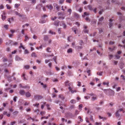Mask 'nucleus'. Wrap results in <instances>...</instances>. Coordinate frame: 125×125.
Here are the masks:
<instances>
[{
  "mask_svg": "<svg viewBox=\"0 0 125 125\" xmlns=\"http://www.w3.org/2000/svg\"><path fill=\"white\" fill-rule=\"evenodd\" d=\"M115 56L117 59H119L120 57L119 55L117 54L115 55Z\"/></svg>",
  "mask_w": 125,
  "mask_h": 125,
  "instance_id": "2f4dec72",
  "label": "nucleus"
},
{
  "mask_svg": "<svg viewBox=\"0 0 125 125\" xmlns=\"http://www.w3.org/2000/svg\"><path fill=\"white\" fill-rule=\"evenodd\" d=\"M19 112L18 111H15L13 113V115H16Z\"/></svg>",
  "mask_w": 125,
  "mask_h": 125,
  "instance_id": "c03bdc74",
  "label": "nucleus"
},
{
  "mask_svg": "<svg viewBox=\"0 0 125 125\" xmlns=\"http://www.w3.org/2000/svg\"><path fill=\"white\" fill-rule=\"evenodd\" d=\"M22 59H21L20 57H19L18 56H16L15 57V60H16L17 61H19L20 60H21Z\"/></svg>",
  "mask_w": 125,
  "mask_h": 125,
  "instance_id": "f3484780",
  "label": "nucleus"
},
{
  "mask_svg": "<svg viewBox=\"0 0 125 125\" xmlns=\"http://www.w3.org/2000/svg\"><path fill=\"white\" fill-rule=\"evenodd\" d=\"M104 17H102L101 18L99 19V22L98 23V24L101 23L102 21L104 19Z\"/></svg>",
  "mask_w": 125,
  "mask_h": 125,
  "instance_id": "9b49d317",
  "label": "nucleus"
},
{
  "mask_svg": "<svg viewBox=\"0 0 125 125\" xmlns=\"http://www.w3.org/2000/svg\"><path fill=\"white\" fill-rule=\"evenodd\" d=\"M102 89L103 90L104 92L106 94H107V92H109L110 91V89Z\"/></svg>",
  "mask_w": 125,
  "mask_h": 125,
  "instance_id": "f8f14e48",
  "label": "nucleus"
},
{
  "mask_svg": "<svg viewBox=\"0 0 125 125\" xmlns=\"http://www.w3.org/2000/svg\"><path fill=\"white\" fill-rule=\"evenodd\" d=\"M65 116L67 117L68 116L71 117H73V116L72 114L71 113H66L65 114Z\"/></svg>",
  "mask_w": 125,
  "mask_h": 125,
  "instance_id": "1a4fd4ad",
  "label": "nucleus"
},
{
  "mask_svg": "<svg viewBox=\"0 0 125 125\" xmlns=\"http://www.w3.org/2000/svg\"><path fill=\"white\" fill-rule=\"evenodd\" d=\"M72 30L74 32L75 34H76V31L77 30V28H76L73 27L72 28Z\"/></svg>",
  "mask_w": 125,
  "mask_h": 125,
  "instance_id": "aec40b11",
  "label": "nucleus"
},
{
  "mask_svg": "<svg viewBox=\"0 0 125 125\" xmlns=\"http://www.w3.org/2000/svg\"><path fill=\"white\" fill-rule=\"evenodd\" d=\"M90 70H88L87 71V73H88V76L90 75Z\"/></svg>",
  "mask_w": 125,
  "mask_h": 125,
  "instance_id": "3c124183",
  "label": "nucleus"
},
{
  "mask_svg": "<svg viewBox=\"0 0 125 125\" xmlns=\"http://www.w3.org/2000/svg\"><path fill=\"white\" fill-rule=\"evenodd\" d=\"M60 8V6H59L58 5L56 6V9L58 11L59 10V9Z\"/></svg>",
  "mask_w": 125,
  "mask_h": 125,
  "instance_id": "e433bc0d",
  "label": "nucleus"
},
{
  "mask_svg": "<svg viewBox=\"0 0 125 125\" xmlns=\"http://www.w3.org/2000/svg\"><path fill=\"white\" fill-rule=\"evenodd\" d=\"M34 113L37 112V114H38V113L39 112V111L38 109H36L35 110H34Z\"/></svg>",
  "mask_w": 125,
  "mask_h": 125,
  "instance_id": "0e129e2a",
  "label": "nucleus"
},
{
  "mask_svg": "<svg viewBox=\"0 0 125 125\" xmlns=\"http://www.w3.org/2000/svg\"><path fill=\"white\" fill-rule=\"evenodd\" d=\"M46 21L45 20H41L40 21V22L42 23H45Z\"/></svg>",
  "mask_w": 125,
  "mask_h": 125,
  "instance_id": "473e14b6",
  "label": "nucleus"
},
{
  "mask_svg": "<svg viewBox=\"0 0 125 125\" xmlns=\"http://www.w3.org/2000/svg\"><path fill=\"white\" fill-rule=\"evenodd\" d=\"M88 7L89 10H93V8L91 5H88Z\"/></svg>",
  "mask_w": 125,
  "mask_h": 125,
  "instance_id": "b1692460",
  "label": "nucleus"
},
{
  "mask_svg": "<svg viewBox=\"0 0 125 125\" xmlns=\"http://www.w3.org/2000/svg\"><path fill=\"white\" fill-rule=\"evenodd\" d=\"M59 98H61L62 99V100H63L64 99V97H63L62 96L61 97V95H59Z\"/></svg>",
  "mask_w": 125,
  "mask_h": 125,
  "instance_id": "13d9d810",
  "label": "nucleus"
},
{
  "mask_svg": "<svg viewBox=\"0 0 125 125\" xmlns=\"http://www.w3.org/2000/svg\"><path fill=\"white\" fill-rule=\"evenodd\" d=\"M21 17H22V19L24 20L26 19V16L23 14L21 16Z\"/></svg>",
  "mask_w": 125,
  "mask_h": 125,
  "instance_id": "bb28decb",
  "label": "nucleus"
},
{
  "mask_svg": "<svg viewBox=\"0 0 125 125\" xmlns=\"http://www.w3.org/2000/svg\"><path fill=\"white\" fill-rule=\"evenodd\" d=\"M7 78L8 81L9 82H10L11 81V77L10 76H8L7 77Z\"/></svg>",
  "mask_w": 125,
  "mask_h": 125,
  "instance_id": "c85d7f7f",
  "label": "nucleus"
},
{
  "mask_svg": "<svg viewBox=\"0 0 125 125\" xmlns=\"http://www.w3.org/2000/svg\"><path fill=\"white\" fill-rule=\"evenodd\" d=\"M49 33L52 34H55V32H53V31H49Z\"/></svg>",
  "mask_w": 125,
  "mask_h": 125,
  "instance_id": "de8ad7c7",
  "label": "nucleus"
},
{
  "mask_svg": "<svg viewBox=\"0 0 125 125\" xmlns=\"http://www.w3.org/2000/svg\"><path fill=\"white\" fill-rule=\"evenodd\" d=\"M25 39L24 40V41H26L27 40L29 39L28 37L27 36H25Z\"/></svg>",
  "mask_w": 125,
  "mask_h": 125,
  "instance_id": "09e8293b",
  "label": "nucleus"
},
{
  "mask_svg": "<svg viewBox=\"0 0 125 125\" xmlns=\"http://www.w3.org/2000/svg\"><path fill=\"white\" fill-rule=\"evenodd\" d=\"M115 46H114L113 48H111L110 47H109V50H110L111 51H112L113 50H114V49H115Z\"/></svg>",
  "mask_w": 125,
  "mask_h": 125,
  "instance_id": "a18cd8bd",
  "label": "nucleus"
},
{
  "mask_svg": "<svg viewBox=\"0 0 125 125\" xmlns=\"http://www.w3.org/2000/svg\"><path fill=\"white\" fill-rule=\"evenodd\" d=\"M124 64L122 62H120L119 64V67L121 69L124 68Z\"/></svg>",
  "mask_w": 125,
  "mask_h": 125,
  "instance_id": "20e7f679",
  "label": "nucleus"
},
{
  "mask_svg": "<svg viewBox=\"0 0 125 125\" xmlns=\"http://www.w3.org/2000/svg\"><path fill=\"white\" fill-rule=\"evenodd\" d=\"M59 22L58 20L55 21L54 22L53 24L56 26H58L59 25Z\"/></svg>",
  "mask_w": 125,
  "mask_h": 125,
  "instance_id": "6e6552de",
  "label": "nucleus"
},
{
  "mask_svg": "<svg viewBox=\"0 0 125 125\" xmlns=\"http://www.w3.org/2000/svg\"><path fill=\"white\" fill-rule=\"evenodd\" d=\"M43 5L42 4H39L37 6H36V8L37 9H38L39 10H41V8L42 7H43Z\"/></svg>",
  "mask_w": 125,
  "mask_h": 125,
  "instance_id": "f03ea898",
  "label": "nucleus"
},
{
  "mask_svg": "<svg viewBox=\"0 0 125 125\" xmlns=\"http://www.w3.org/2000/svg\"><path fill=\"white\" fill-rule=\"evenodd\" d=\"M50 49V48L49 47H48L47 48L46 51L48 52H51V51H49Z\"/></svg>",
  "mask_w": 125,
  "mask_h": 125,
  "instance_id": "a19ab883",
  "label": "nucleus"
},
{
  "mask_svg": "<svg viewBox=\"0 0 125 125\" xmlns=\"http://www.w3.org/2000/svg\"><path fill=\"white\" fill-rule=\"evenodd\" d=\"M115 116L117 117H119L120 116V114L119 113L118 111H117L115 114Z\"/></svg>",
  "mask_w": 125,
  "mask_h": 125,
  "instance_id": "ddd939ff",
  "label": "nucleus"
},
{
  "mask_svg": "<svg viewBox=\"0 0 125 125\" xmlns=\"http://www.w3.org/2000/svg\"><path fill=\"white\" fill-rule=\"evenodd\" d=\"M70 102L72 104H75L76 103V102L75 100L73 99L71 100Z\"/></svg>",
  "mask_w": 125,
  "mask_h": 125,
  "instance_id": "cd10ccee",
  "label": "nucleus"
},
{
  "mask_svg": "<svg viewBox=\"0 0 125 125\" xmlns=\"http://www.w3.org/2000/svg\"><path fill=\"white\" fill-rule=\"evenodd\" d=\"M61 28H59L58 29V33L59 34H60L61 33Z\"/></svg>",
  "mask_w": 125,
  "mask_h": 125,
  "instance_id": "5fc2aeb1",
  "label": "nucleus"
},
{
  "mask_svg": "<svg viewBox=\"0 0 125 125\" xmlns=\"http://www.w3.org/2000/svg\"><path fill=\"white\" fill-rule=\"evenodd\" d=\"M83 43V42L82 40H81L79 42V44L81 46L82 45V44Z\"/></svg>",
  "mask_w": 125,
  "mask_h": 125,
  "instance_id": "58836bf2",
  "label": "nucleus"
},
{
  "mask_svg": "<svg viewBox=\"0 0 125 125\" xmlns=\"http://www.w3.org/2000/svg\"><path fill=\"white\" fill-rule=\"evenodd\" d=\"M47 75H51L53 74V72H51V71H50L49 72L47 73Z\"/></svg>",
  "mask_w": 125,
  "mask_h": 125,
  "instance_id": "393cba45",
  "label": "nucleus"
},
{
  "mask_svg": "<svg viewBox=\"0 0 125 125\" xmlns=\"http://www.w3.org/2000/svg\"><path fill=\"white\" fill-rule=\"evenodd\" d=\"M9 25H5L4 26V27L6 30H8V29Z\"/></svg>",
  "mask_w": 125,
  "mask_h": 125,
  "instance_id": "f704fd0d",
  "label": "nucleus"
},
{
  "mask_svg": "<svg viewBox=\"0 0 125 125\" xmlns=\"http://www.w3.org/2000/svg\"><path fill=\"white\" fill-rule=\"evenodd\" d=\"M42 97L40 95H36L34 96L35 99L37 100H38L42 98Z\"/></svg>",
  "mask_w": 125,
  "mask_h": 125,
  "instance_id": "f257e3e1",
  "label": "nucleus"
},
{
  "mask_svg": "<svg viewBox=\"0 0 125 125\" xmlns=\"http://www.w3.org/2000/svg\"><path fill=\"white\" fill-rule=\"evenodd\" d=\"M83 31L85 33H88L89 32V31L87 29H84Z\"/></svg>",
  "mask_w": 125,
  "mask_h": 125,
  "instance_id": "a878e982",
  "label": "nucleus"
},
{
  "mask_svg": "<svg viewBox=\"0 0 125 125\" xmlns=\"http://www.w3.org/2000/svg\"><path fill=\"white\" fill-rule=\"evenodd\" d=\"M83 47L82 46H76L75 48L77 50H80L82 49Z\"/></svg>",
  "mask_w": 125,
  "mask_h": 125,
  "instance_id": "0eeeda50",
  "label": "nucleus"
},
{
  "mask_svg": "<svg viewBox=\"0 0 125 125\" xmlns=\"http://www.w3.org/2000/svg\"><path fill=\"white\" fill-rule=\"evenodd\" d=\"M109 83V82H107V83L104 82L103 83V84L104 85H107V86H108V84Z\"/></svg>",
  "mask_w": 125,
  "mask_h": 125,
  "instance_id": "c756f323",
  "label": "nucleus"
},
{
  "mask_svg": "<svg viewBox=\"0 0 125 125\" xmlns=\"http://www.w3.org/2000/svg\"><path fill=\"white\" fill-rule=\"evenodd\" d=\"M85 59L86 60H88L87 57H85L84 58H82V60H83Z\"/></svg>",
  "mask_w": 125,
  "mask_h": 125,
  "instance_id": "69168bd1",
  "label": "nucleus"
},
{
  "mask_svg": "<svg viewBox=\"0 0 125 125\" xmlns=\"http://www.w3.org/2000/svg\"><path fill=\"white\" fill-rule=\"evenodd\" d=\"M24 53L25 54H26L28 53L29 52L27 49H25V50Z\"/></svg>",
  "mask_w": 125,
  "mask_h": 125,
  "instance_id": "49530a36",
  "label": "nucleus"
},
{
  "mask_svg": "<svg viewBox=\"0 0 125 125\" xmlns=\"http://www.w3.org/2000/svg\"><path fill=\"white\" fill-rule=\"evenodd\" d=\"M108 56H109V59L110 60L111 59L113 56V55L112 54H109Z\"/></svg>",
  "mask_w": 125,
  "mask_h": 125,
  "instance_id": "ea45409f",
  "label": "nucleus"
},
{
  "mask_svg": "<svg viewBox=\"0 0 125 125\" xmlns=\"http://www.w3.org/2000/svg\"><path fill=\"white\" fill-rule=\"evenodd\" d=\"M46 7H47L48 9H50V10H52L53 9V6L51 4L47 5Z\"/></svg>",
  "mask_w": 125,
  "mask_h": 125,
  "instance_id": "7ed1b4c3",
  "label": "nucleus"
},
{
  "mask_svg": "<svg viewBox=\"0 0 125 125\" xmlns=\"http://www.w3.org/2000/svg\"><path fill=\"white\" fill-rule=\"evenodd\" d=\"M52 80L53 82H57L58 81V80L57 79H52Z\"/></svg>",
  "mask_w": 125,
  "mask_h": 125,
  "instance_id": "6e6d98bb",
  "label": "nucleus"
},
{
  "mask_svg": "<svg viewBox=\"0 0 125 125\" xmlns=\"http://www.w3.org/2000/svg\"><path fill=\"white\" fill-rule=\"evenodd\" d=\"M111 2L113 3H115V4H117L118 5H121L122 4L121 3H119L118 1L117 2L116 0H112Z\"/></svg>",
  "mask_w": 125,
  "mask_h": 125,
  "instance_id": "39448f33",
  "label": "nucleus"
},
{
  "mask_svg": "<svg viewBox=\"0 0 125 125\" xmlns=\"http://www.w3.org/2000/svg\"><path fill=\"white\" fill-rule=\"evenodd\" d=\"M20 5V4H16L15 5V7L18 8Z\"/></svg>",
  "mask_w": 125,
  "mask_h": 125,
  "instance_id": "37998d69",
  "label": "nucleus"
},
{
  "mask_svg": "<svg viewBox=\"0 0 125 125\" xmlns=\"http://www.w3.org/2000/svg\"><path fill=\"white\" fill-rule=\"evenodd\" d=\"M68 83L69 81L68 80L66 82H65V85L66 86H67L68 85V84L69 83Z\"/></svg>",
  "mask_w": 125,
  "mask_h": 125,
  "instance_id": "603ef678",
  "label": "nucleus"
},
{
  "mask_svg": "<svg viewBox=\"0 0 125 125\" xmlns=\"http://www.w3.org/2000/svg\"><path fill=\"white\" fill-rule=\"evenodd\" d=\"M64 0H60L59 2L60 4H62V3Z\"/></svg>",
  "mask_w": 125,
  "mask_h": 125,
  "instance_id": "864d4df0",
  "label": "nucleus"
},
{
  "mask_svg": "<svg viewBox=\"0 0 125 125\" xmlns=\"http://www.w3.org/2000/svg\"><path fill=\"white\" fill-rule=\"evenodd\" d=\"M17 96H15L13 98V100L14 102H16V99L17 98Z\"/></svg>",
  "mask_w": 125,
  "mask_h": 125,
  "instance_id": "4d7b16f0",
  "label": "nucleus"
},
{
  "mask_svg": "<svg viewBox=\"0 0 125 125\" xmlns=\"http://www.w3.org/2000/svg\"><path fill=\"white\" fill-rule=\"evenodd\" d=\"M79 114V112L77 110H76L75 111V114L76 115L78 114Z\"/></svg>",
  "mask_w": 125,
  "mask_h": 125,
  "instance_id": "e2e57ef3",
  "label": "nucleus"
},
{
  "mask_svg": "<svg viewBox=\"0 0 125 125\" xmlns=\"http://www.w3.org/2000/svg\"><path fill=\"white\" fill-rule=\"evenodd\" d=\"M113 21V20L112 19H110L109 20L110 22L109 23V26L110 28H111L113 26V24L112 23V22Z\"/></svg>",
  "mask_w": 125,
  "mask_h": 125,
  "instance_id": "423d86ee",
  "label": "nucleus"
},
{
  "mask_svg": "<svg viewBox=\"0 0 125 125\" xmlns=\"http://www.w3.org/2000/svg\"><path fill=\"white\" fill-rule=\"evenodd\" d=\"M102 72H98L97 73V74L99 75L100 76H101L102 75Z\"/></svg>",
  "mask_w": 125,
  "mask_h": 125,
  "instance_id": "72a5a7b5",
  "label": "nucleus"
},
{
  "mask_svg": "<svg viewBox=\"0 0 125 125\" xmlns=\"http://www.w3.org/2000/svg\"><path fill=\"white\" fill-rule=\"evenodd\" d=\"M48 39V36L47 35H44L43 36V40L45 41H47Z\"/></svg>",
  "mask_w": 125,
  "mask_h": 125,
  "instance_id": "2eb2a0df",
  "label": "nucleus"
},
{
  "mask_svg": "<svg viewBox=\"0 0 125 125\" xmlns=\"http://www.w3.org/2000/svg\"><path fill=\"white\" fill-rule=\"evenodd\" d=\"M99 32L100 33H102V32H103V30L101 28L99 29Z\"/></svg>",
  "mask_w": 125,
  "mask_h": 125,
  "instance_id": "052dcab7",
  "label": "nucleus"
},
{
  "mask_svg": "<svg viewBox=\"0 0 125 125\" xmlns=\"http://www.w3.org/2000/svg\"><path fill=\"white\" fill-rule=\"evenodd\" d=\"M53 59L54 61L55 62L56 64H57V62H56V57H54L53 58Z\"/></svg>",
  "mask_w": 125,
  "mask_h": 125,
  "instance_id": "4c0bfd02",
  "label": "nucleus"
},
{
  "mask_svg": "<svg viewBox=\"0 0 125 125\" xmlns=\"http://www.w3.org/2000/svg\"><path fill=\"white\" fill-rule=\"evenodd\" d=\"M62 25L63 26V28L64 29H65L66 27V25L63 22H62V24H60V26H62Z\"/></svg>",
  "mask_w": 125,
  "mask_h": 125,
  "instance_id": "dca6fc26",
  "label": "nucleus"
},
{
  "mask_svg": "<svg viewBox=\"0 0 125 125\" xmlns=\"http://www.w3.org/2000/svg\"><path fill=\"white\" fill-rule=\"evenodd\" d=\"M72 0H66V2H67L69 3H71Z\"/></svg>",
  "mask_w": 125,
  "mask_h": 125,
  "instance_id": "774afa93",
  "label": "nucleus"
},
{
  "mask_svg": "<svg viewBox=\"0 0 125 125\" xmlns=\"http://www.w3.org/2000/svg\"><path fill=\"white\" fill-rule=\"evenodd\" d=\"M121 77H122L123 79V80H125V77L123 75H121Z\"/></svg>",
  "mask_w": 125,
  "mask_h": 125,
  "instance_id": "680f3d73",
  "label": "nucleus"
},
{
  "mask_svg": "<svg viewBox=\"0 0 125 125\" xmlns=\"http://www.w3.org/2000/svg\"><path fill=\"white\" fill-rule=\"evenodd\" d=\"M72 49L71 48H70L68 49L67 51V52L68 53H72Z\"/></svg>",
  "mask_w": 125,
  "mask_h": 125,
  "instance_id": "4be33fe9",
  "label": "nucleus"
},
{
  "mask_svg": "<svg viewBox=\"0 0 125 125\" xmlns=\"http://www.w3.org/2000/svg\"><path fill=\"white\" fill-rule=\"evenodd\" d=\"M109 92L111 94L110 95L111 96L114 95V94L115 93L114 91L112 90H110V91H109Z\"/></svg>",
  "mask_w": 125,
  "mask_h": 125,
  "instance_id": "6ab92c4d",
  "label": "nucleus"
},
{
  "mask_svg": "<svg viewBox=\"0 0 125 125\" xmlns=\"http://www.w3.org/2000/svg\"><path fill=\"white\" fill-rule=\"evenodd\" d=\"M25 93L24 91L23 90H21L19 91V93L21 95H24Z\"/></svg>",
  "mask_w": 125,
  "mask_h": 125,
  "instance_id": "9d476101",
  "label": "nucleus"
},
{
  "mask_svg": "<svg viewBox=\"0 0 125 125\" xmlns=\"http://www.w3.org/2000/svg\"><path fill=\"white\" fill-rule=\"evenodd\" d=\"M1 16L2 17V20H4L6 18V17L5 16H3L2 15Z\"/></svg>",
  "mask_w": 125,
  "mask_h": 125,
  "instance_id": "c9c22d12",
  "label": "nucleus"
},
{
  "mask_svg": "<svg viewBox=\"0 0 125 125\" xmlns=\"http://www.w3.org/2000/svg\"><path fill=\"white\" fill-rule=\"evenodd\" d=\"M15 13L16 15H18L20 17H21V16L22 15L20 14V13L16 11H15Z\"/></svg>",
  "mask_w": 125,
  "mask_h": 125,
  "instance_id": "a211bd4d",
  "label": "nucleus"
},
{
  "mask_svg": "<svg viewBox=\"0 0 125 125\" xmlns=\"http://www.w3.org/2000/svg\"><path fill=\"white\" fill-rule=\"evenodd\" d=\"M68 11L70 13V14H71L72 11L71 9H68Z\"/></svg>",
  "mask_w": 125,
  "mask_h": 125,
  "instance_id": "338daca9",
  "label": "nucleus"
},
{
  "mask_svg": "<svg viewBox=\"0 0 125 125\" xmlns=\"http://www.w3.org/2000/svg\"><path fill=\"white\" fill-rule=\"evenodd\" d=\"M74 16L76 18H78L79 17L78 14L76 13H75L74 14Z\"/></svg>",
  "mask_w": 125,
  "mask_h": 125,
  "instance_id": "7c9ffc66",
  "label": "nucleus"
},
{
  "mask_svg": "<svg viewBox=\"0 0 125 125\" xmlns=\"http://www.w3.org/2000/svg\"><path fill=\"white\" fill-rule=\"evenodd\" d=\"M114 43V42L112 41H110L109 43V44L110 45H113Z\"/></svg>",
  "mask_w": 125,
  "mask_h": 125,
  "instance_id": "8fccbe9b",
  "label": "nucleus"
},
{
  "mask_svg": "<svg viewBox=\"0 0 125 125\" xmlns=\"http://www.w3.org/2000/svg\"><path fill=\"white\" fill-rule=\"evenodd\" d=\"M25 95L26 97H29L31 96V94L29 92H26L25 94Z\"/></svg>",
  "mask_w": 125,
  "mask_h": 125,
  "instance_id": "4468645a",
  "label": "nucleus"
},
{
  "mask_svg": "<svg viewBox=\"0 0 125 125\" xmlns=\"http://www.w3.org/2000/svg\"><path fill=\"white\" fill-rule=\"evenodd\" d=\"M31 56L32 57H36L37 56L36 53L34 52H33L31 54Z\"/></svg>",
  "mask_w": 125,
  "mask_h": 125,
  "instance_id": "412c9836",
  "label": "nucleus"
},
{
  "mask_svg": "<svg viewBox=\"0 0 125 125\" xmlns=\"http://www.w3.org/2000/svg\"><path fill=\"white\" fill-rule=\"evenodd\" d=\"M29 66L28 65H26L24 66V68L26 69H28L29 68Z\"/></svg>",
  "mask_w": 125,
  "mask_h": 125,
  "instance_id": "79ce46f5",
  "label": "nucleus"
},
{
  "mask_svg": "<svg viewBox=\"0 0 125 125\" xmlns=\"http://www.w3.org/2000/svg\"><path fill=\"white\" fill-rule=\"evenodd\" d=\"M6 7H7V8L8 9H10V7L9 5L8 4H6Z\"/></svg>",
  "mask_w": 125,
  "mask_h": 125,
  "instance_id": "bf43d9fd",
  "label": "nucleus"
},
{
  "mask_svg": "<svg viewBox=\"0 0 125 125\" xmlns=\"http://www.w3.org/2000/svg\"><path fill=\"white\" fill-rule=\"evenodd\" d=\"M97 99V98L96 97L93 96L91 99V100L93 101H94L95 100H96Z\"/></svg>",
  "mask_w": 125,
  "mask_h": 125,
  "instance_id": "5701e85b",
  "label": "nucleus"
}]
</instances>
